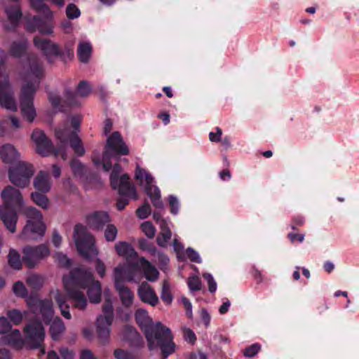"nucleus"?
Instances as JSON below:
<instances>
[{"label":"nucleus","mask_w":359,"mask_h":359,"mask_svg":"<svg viewBox=\"0 0 359 359\" xmlns=\"http://www.w3.org/2000/svg\"><path fill=\"white\" fill-rule=\"evenodd\" d=\"M114 287L118 292L122 304L126 308L130 307L134 299L132 291L124 284L114 283Z\"/></svg>","instance_id":"a878e982"},{"label":"nucleus","mask_w":359,"mask_h":359,"mask_svg":"<svg viewBox=\"0 0 359 359\" xmlns=\"http://www.w3.org/2000/svg\"><path fill=\"white\" fill-rule=\"evenodd\" d=\"M19 157V153L13 145L6 144L1 147L0 158L4 163L8 164L13 163L18 160Z\"/></svg>","instance_id":"393cba45"},{"label":"nucleus","mask_w":359,"mask_h":359,"mask_svg":"<svg viewBox=\"0 0 359 359\" xmlns=\"http://www.w3.org/2000/svg\"><path fill=\"white\" fill-rule=\"evenodd\" d=\"M184 337L187 341H189L191 344H194L196 340L195 333L189 328L184 330Z\"/></svg>","instance_id":"774afa93"},{"label":"nucleus","mask_w":359,"mask_h":359,"mask_svg":"<svg viewBox=\"0 0 359 359\" xmlns=\"http://www.w3.org/2000/svg\"><path fill=\"white\" fill-rule=\"evenodd\" d=\"M0 104L7 109H17L15 102L10 93V86L7 81H0Z\"/></svg>","instance_id":"412c9836"},{"label":"nucleus","mask_w":359,"mask_h":359,"mask_svg":"<svg viewBox=\"0 0 359 359\" xmlns=\"http://www.w3.org/2000/svg\"><path fill=\"white\" fill-rule=\"evenodd\" d=\"M168 202L170 206V212L177 215L179 212L180 204L176 196L170 195L168 197Z\"/></svg>","instance_id":"052dcab7"},{"label":"nucleus","mask_w":359,"mask_h":359,"mask_svg":"<svg viewBox=\"0 0 359 359\" xmlns=\"http://www.w3.org/2000/svg\"><path fill=\"white\" fill-rule=\"evenodd\" d=\"M171 231L164 221L161 224V232L156 238L158 245L161 247H165L167 243L171 238Z\"/></svg>","instance_id":"f704fd0d"},{"label":"nucleus","mask_w":359,"mask_h":359,"mask_svg":"<svg viewBox=\"0 0 359 359\" xmlns=\"http://www.w3.org/2000/svg\"><path fill=\"white\" fill-rule=\"evenodd\" d=\"M2 341L16 350H21L25 346H26L25 339L22 337L19 330H14L10 333L2 337Z\"/></svg>","instance_id":"b1692460"},{"label":"nucleus","mask_w":359,"mask_h":359,"mask_svg":"<svg viewBox=\"0 0 359 359\" xmlns=\"http://www.w3.org/2000/svg\"><path fill=\"white\" fill-rule=\"evenodd\" d=\"M76 95H78L76 93H74L69 88H66L64 92L65 98L64 102H62L61 97L55 93L48 94V100L53 108L58 109L60 111L65 112L67 110V108L79 106L80 103Z\"/></svg>","instance_id":"4468645a"},{"label":"nucleus","mask_w":359,"mask_h":359,"mask_svg":"<svg viewBox=\"0 0 359 359\" xmlns=\"http://www.w3.org/2000/svg\"><path fill=\"white\" fill-rule=\"evenodd\" d=\"M1 198L4 206L0 208V219L10 232L15 233L18 220L17 211L23 205L22 194L18 189L8 186L2 191Z\"/></svg>","instance_id":"7ed1b4c3"},{"label":"nucleus","mask_w":359,"mask_h":359,"mask_svg":"<svg viewBox=\"0 0 359 359\" xmlns=\"http://www.w3.org/2000/svg\"><path fill=\"white\" fill-rule=\"evenodd\" d=\"M8 18L13 28H15L22 17V11L19 8H13L7 11Z\"/></svg>","instance_id":"58836bf2"},{"label":"nucleus","mask_w":359,"mask_h":359,"mask_svg":"<svg viewBox=\"0 0 359 359\" xmlns=\"http://www.w3.org/2000/svg\"><path fill=\"white\" fill-rule=\"evenodd\" d=\"M151 214V206L148 202H145L141 207L136 210L137 217L144 219L148 217Z\"/></svg>","instance_id":"8fccbe9b"},{"label":"nucleus","mask_w":359,"mask_h":359,"mask_svg":"<svg viewBox=\"0 0 359 359\" xmlns=\"http://www.w3.org/2000/svg\"><path fill=\"white\" fill-rule=\"evenodd\" d=\"M133 332H138L132 326H129V325L125 326L124 330H123L124 339L128 342L131 341V339L135 337V335L133 334Z\"/></svg>","instance_id":"0e129e2a"},{"label":"nucleus","mask_w":359,"mask_h":359,"mask_svg":"<svg viewBox=\"0 0 359 359\" xmlns=\"http://www.w3.org/2000/svg\"><path fill=\"white\" fill-rule=\"evenodd\" d=\"M112 189H118V194L122 196H132L134 199H137L136 190L132 186L128 174L122 175L118 179L116 187Z\"/></svg>","instance_id":"4be33fe9"},{"label":"nucleus","mask_w":359,"mask_h":359,"mask_svg":"<svg viewBox=\"0 0 359 359\" xmlns=\"http://www.w3.org/2000/svg\"><path fill=\"white\" fill-rule=\"evenodd\" d=\"M149 351L158 348L161 352L162 359L175 351V344L170 329L161 322H156L144 332Z\"/></svg>","instance_id":"20e7f679"},{"label":"nucleus","mask_w":359,"mask_h":359,"mask_svg":"<svg viewBox=\"0 0 359 359\" xmlns=\"http://www.w3.org/2000/svg\"><path fill=\"white\" fill-rule=\"evenodd\" d=\"M27 60L31 74L35 77L34 83L27 82L21 88L20 96V107L24 118L32 122L36 116V110L34 107V97L39 88L41 80L43 76V67L42 62L35 55H29Z\"/></svg>","instance_id":"f03ea898"},{"label":"nucleus","mask_w":359,"mask_h":359,"mask_svg":"<svg viewBox=\"0 0 359 359\" xmlns=\"http://www.w3.org/2000/svg\"><path fill=\"white\" fill-rule=\"evenodd\" d=\"M135 178L142 184L143 179L144 178L146 182L145 192L147 196L151 198L153 205L156 208L161 209L163 208V203L161 199V191L160 189L155 185H153L154 177L144 169L140 168L139 165H137Z\"/></svg>","instance_id":"f8f14e48"},{"label":"nucleus","mask_w":359,"mask_h":359,"mask_svg":"<svg viewBox=\"0 0 359 359\" xmlns=\"http://www.w3.org/2000/svg\"><path fill=\"white\" fill-rule=\"evenodd\" d=\"M27 47L28 42L25 39L13 41L10 46L9 53L11 56L19 58L26 53Z\"/></svg>","instance_id":"c756f323"},{"label":"nucleus","mask_w":359,"mask_h":359,"mask_svg":"<svg viewBox=\"0 0 359 359\" xmlns=\"http://www.w3.org/2000/svg\"><path fill=\"white\" fill-rule=\"evenodd\" d=\"M25 215L28 220L42 221L43 219L41 212L34 207H27L25 210Z\"/></svg>","instance_id":"37998d69"},{"label":"nucleus","mask_w":359,"mask_h":359,"mask_svg":"<svg viewBox=\"0 0 359 359\" xmlns=\"http://www.w3.org/2000/svg\"><path fill=\"white\" fill-rule=\"evenodd\" d=\"M32 201L39 206L43 209H46L48 205V199L43 193L33 192L31 194Z\"/></svg>","instance_id":"79ce46f5"},{"label":"nucleus","mask_w":359,"mask_h":359,"mask_svg":"<svg viewBox=\"0 0 359 359\" xmlns=\"http://www.w3.org/2000/svg\"><path fill=\"white\" fill-rule=\"evenodd\" d=\"M65 330V326L62 320L57 317L55 318L50 326V334L53 340H60L62 334Z\"/></svg>","instance_id":"2f4dec72"},{"label":"nucleus","mask_w":359,"mask_h":359,"mask_svg":"<svg viewBox=\"0 0 359 359\" xmlns=\"http://www.w3.org/2000/svg\"><path fill=\"white\" fill-rule=\"evenodd\" d=\"M65 289L68 297L74 302V306L84 310L87 306V299L83 289L87 290V294L91 303L97 304L101 301L102 287L98 280H95L92 271L83 268H74L68 276L62 278Z\"/></svg>","instance_id":"f257e3e1"},{"label":"nucleus","mask_w":359,"mask_h":359,"mask_svg":"<svg viewBox=\"0 0 359 359\" xmlns=\"http://www.w3.org/2000/svg\"><path fill=\"white\" fill-rule=\"evenodd\" d=\"M140 269L144 272L145 278L149 281H155L157 280L159 273L157 269L151 264V263L144 257L140 259Z\"/></svg>","instance_id":"7c9ffc66"},{"label":"nucleus","mask_w":359,"mask_h":359,"mask_svg":"<svg viewBox=\"0 0 359 359\" xmlns=\"http://www.w3.org/2000/svg\"><path fill=\"white\" fill-rule=\"evenodd\" d=\"M187 257L191 262L200 264L202 260L199 256V254L191 248H188L186 250Z\"/></svg>","instance_id":"bf43d9fd"},{"label":"nucleus","mask_w":359,"mask_h":359,"mask_svg":"<svg viewBox=\"0 0 359 359\" xmlns=\"http://www.w3.org/2000/svg\"><path fill=\"white\" fill-rule=\"evenodd\" d=\"M74 238L79 253L85 259H90L93 255H97L95 248V238L86 231L81 224L74 226Z\"/></svg>","instance_id":"0eeeda50"},{"label":"nucleus","mask_w":359,"mask_h":359,"mask_svg":"<svg viewBox=\"0 0 359 359\" xmlns=\"http://www.w3.org/2000/svg\"><path fill=\"white\" fill-rule=\"evenodd\" d=\"M11 322L6 317H0V334H6L11 330Z\"/></svg>","instance_id":"13d9d810"},{"label":"nucleus","mask_w":359,"mask_h":359,"mask_svg":"<svg viewBox=\"0 0 359 359\" xmlns=\"http://www.w3.org/2000/svg\"><path fill=\"white\" fill-rule=\"evenodd\" d=\"M22 259L20 255L14 249H11L8 255V262L9 266L15 270L22 269Z\"/></svg>","instance_id":"e433bc0d"},{"label":"nucleus","mask_w":359,"mask_h":359,"mask_svg":"<svg viewBox=\"0 0 359 359\" xmlns=\"http://www.w3.org/2000/svg\"><path fill=\"white\" fill-rule=\"evenodd\" d=\"M66 15L69 19L74 20L80 16L81 11L74 4H69L66 8Z\"/></svg>","instance_id":"09e8293b"},{"label":"nucleus","mask_w":359,"mask_h":359,"mask_svg":"<svg viewBox=\"0 0 359 359\" xmlns=\"http://www.w3.org/2000/svg\"><path fill=\"white\" fill-rule=\"evenodd\" d=\"M161 298L166 304H170L172 302L173 297L170 290V285L166 281L163 284Z\"/></svg>","instance_id":"a18cd8bd"},{"label":"nucleus","mask_w":359,"mask_h":359,"mask_svg":"<svg viewBox=\"0 0 359 359\" xmlns=\"http://www.w3.org/2000/svg\"><path fill=\"white\" fill-rule=\"evenodd\" d=\"M216 132H210L209 133V139L212 142H219L221 141V137L222 135V130L220 128L217 127L215 128Z\"/></svg>","instance_id":"338daca9"},{"label":"nucleus","mask_w":359,"mask_h":359,"mask_svg":"<svg viewBox=\"0 0 359 359\" xmlns=\"http://www.w3.org/2000/svg\"><path fill=\"white\" fill-rule=\"evenodd\" d=\"M140 269V260L128 266L118 265L114 270V283L123 284L125 280L132 281Z\"/></svg>","instance_id":"f3484780"},{"label":"nucleus","mask_w":359,"mask_h":359,"mask_svg":"<svg viewBox=\"0 0 359 359\" xmlns=\"http://www.w3.org/2000/svg\"><path fill=\"white\" fill-rule=\"evenodd\" d=\"M27 313V311H26L22 313L20 310L14 309L8 311L7 316L14 325H18L22 323L24 316Z\"/></svg>","instance_id":"4c0bfd02"},{"label":"nucleus","mask_w":359,"mask_h":359,"mask_svg":"<svg viewBox=\"0 0 359 359\" xmlns=\"http://www.w3.org/2000/svg\"><path fill=\"white\" fill-rule=\"evenodd\" d=\"M14 294L20 297H26L27 296V290L21 281H18L14 283L13 287Z\"/></svg>","instance_id":"603ef678"},{"label":"nucleus","mask_w":359,"mask_h":359,"mask_svg":"<svg viewBox=\"0 0 359 359\" xmlns=\"http://www.w3.org/2000/svg\"><path fill=\"white\" fill-rule=\"evenodd\" d=\"M22 260L28 269H34L41 262L46 259L50 254L48 245L46 243L37 245H25L22 250Z\"/></svg>","instance_id":"1a4fd4ad"},{"label":"nucleus","mask_w":359,"mask_h":359,"mask_svg":"<svg viewBox=\"0 0 359 359\" xmlns=\"http://www.w3.org/2000/svg\"><path fill=\"white\" fill-rule=\"evenodd\" d=\"M26 297L27 304L31 311L34 313H40L43 322L50 324L53 316L52 302L48 299L41 300L36 293L32 292Z\"/></svg>","instance_id":"ddd939ff"},{"label":"nucleus","mask_w":359,"mask_h":359,"mask_svg":"<svg viewBox=\"0 0 359 359\" xmlns=\"http://www.w3.org/2000/svg\"><path fill=\"white\" fill-rule=\"evenodd\" d=\"M135 318L137 324L139 325L143 333L146 330L149 329L155 323L148 316L147 311L142 309H139L135 311Z\"/></svg>","instance_id":"cd10ccee"},{"label":"nucleus","mask_w":359,"mask_h":359,"mask_svg":"<svg viewBox=\"0 0 359 359\" xmlns=\"http://www.w3.org/2000/svg\"><path fill=\"white\" fill-rule=\"evenodd\" d=\"M86 224L93 230H102L110 222L109 214L104 211H95L86 216Z\"/></svg>","instance_id":"6ab92c4d"},{"label":"nucleus","mask_w":359,"mask_h":359,"mask_svg":"<svg viewBox=\"0 0 359 359\" xmlns=\"http://www.w3.org/2000/svg\"><path fill=\"white\" fill-rule=\"evenodd\" d=\"M31 138L36 144V151L39 154L42 156L53 154L55 156L56 147L43 131L39 129L34 130L32 133Z\"/></svg>","instance_id":"2eb2a0df"},{"label":"nucleus","mask_w":359,"mask_h":359,"mask_svg":"<svg viewBox=\"0 0 359 359\" xmlns=\"http://www.w3.org/2000/svg\"><path fill=\"white\" fill-rule=\"evenodd\" d=\"M55 258L60 266L69 267L72 264L71 260L67 257L66 255L62 254V252L56 253Z\"/></svg>","instance_id":"4d7b16f0"},{"label":"nucleus","mask_w":359,"mask_h":359,"mask_svg":"<svg viewBox=\"0 0 359 359\" xmlns=\"http://www.w3.org/2000/svg\"><path fill=\"white\" fill-rule=\"evenodd\" d=\"M133 334H135V337L128 342L130 346L137 348H141L144 347V341L142 337L140 334V333L133 332Z\"/></svg>","instance_id":"6e6d98bb"},{"label":"nucleus","mask_w":359,"mask_h":359,"mask_svg":"<svg viewBox=\"0 0 359 359\" xmlns=\"http://www.w3.org/2000/svg\"><path fill=\"white\" fill-rule=\"evenodd\" d=\"M203 278L207 280L208 285V291L214 293L217 290V283L210 273H204Z\"/></svg>","instance_id":"680f3d73"},{"label":"nucleus","mask_w":359,"mask_h":359,"mask_svg":"<svg viewBox=\"0 0 359 359\" xmlns=\"http://www.w3.org/2000/svg\"><path fill=\"white\" fill-rule=\"evenodd\" d=\"M187 285L191 291H198L201 288V280L197 276H192L188 278Z\"/></svg>","instance_id":"3c124183"},{"label":"nucleus","mask_w":359,"mask_h":359,"mask_svg":"<svg viewBox=\"0 0 359 359\" xmlns=\"http://www.w3.org/2000/svg\"><path fill=\"white\" fill-rule=\"evenodd\" d=\"M34 173L32 164L19 161L8 169V178L11 182L20 188L26 187L30 182V179Z\"/></svg>","instance_id":"9d476101"},{"label":"nucleus","mask_w":359,"mask_h":359,"mask_svg":"<svg viewBox=\"0 0 359 359\" xmlns=\"http://www.w3.org/2000/svg\"><path fill=\"white\" fill-rule=\"evenodd\" d=\"M48 174L45 171H39L34 180V187L42 193L48 192L50 189Z\"/></svg>","instance_id":"bb28decb"},{"label":"nucleus","mask_w":359,"mask_h":359,"mask_svg":"<svg viewBox=\"0 0 359 359\" xmlns=\"http://www.w3.org/2000/svg\"><path fill=\"white\" fill-rule=\"evenodd\" d=\"M46 229L43 221L27 220L22 231V236L26 239L36 240L43 236Z\"/></svg>","instance_id":"a211bd4d"},{"label":"nucleus","mask_w":359,"mask_h":359,"mask_svg":"<svg viewBox=\"0 0 359 359\" xmlns=\"http://www.w3.org/2000/svg\"><path fill=\"white\" fill-rule=\"evenodd\" d=\"M142 231L149 238H153L156 233V229L150 222H144L141 224Z\"/></svg>","instance_id":"864d4df0"},{"label":"nucleus","mask_w":359,"mask_h":359,"mask_svg":"<svg viewBox=\"0 0 359 359\" xmlns=\"http://www.w3.org/2000/svg\"><path fill=\"white\" fill-rule=\"evenodd\" d=\"M27 283L33 290H39L43 286V279L38 274H32L27 278Z\"/></svg>","instance_id":"ea45409f"},{"label":"nucleus","mask_w":359,"mask_h":359,"mask_svg":"<svg viewBox=\"0 0 359 359\" xmlns=\"http://www.w3.org/2000/svg\"><path fill=\"white\" fill-rule=\"evenodd\" d=\"M31 6L37 13L42 14L43 18L39 15H34L26 24L25 29L31 33L38 30L43 34H50L53 32L52 27L47 23L46 20L53 17L50 8L43 2V0H29Z\"/></svg>","instance_id":"39448f33"},{"label":"nucleus","mask_w":359,"mask_h":359,"mask_svg":"<svg viewBox=\"0 0 359 359\" xmlns=\"http://www.w3.org/2000/svg\"><path fill=\"white\" fill-rule=\"evenodd\" d=\"M129 154V149L121 134L114 132L107 139L105 150L102 155V168L106 172L112 169L111 158L116 156H126Z\"/></svg>","instance_id":"423d86ee"},{"label":"nucleus","mask_w":359,"mask_h":359,"mask_svg":"<svg viewBox=\"0 0 359 359\" xmlns=\"http://www.w3.org/2000/svg\"><path fill=\"white\" fill-rule=\"evenodd\" d=\"M115 250L118 255L125 257L126 259H135L137 253L133 247L125 241L118 242L115 245Z\"/></svg>","instance_id":"c85d7f7f"},{"label":"nucleus","mask_w":359,"mask_h":359,"mask_svg":"<svg viewBox=\"0 0 359 359\" xmlns=\"http://www.w3.org/2000/svg\"><path fill=\"white\" fill-rule=\"evenodd\" d=\"M132 353L122 348H116L114 351V355L116 359H128Z\"/></svg>","instance_id":"69168bd1"},{"label":"nucleus","mask_w":359,"mask_h":359,"mask_svg":"<svg viewBox=\"0 0 359 359\" xmlns=\"http://www.w3.org/2000/svg\"><path fill=\"white\" fill-rule=\"evenodd\" d=\"M121 172V166L119 163H115L112 167V170L110 174V184L111 188H115L118 179H120V174Z\"/></svg>","instance_id":"c03bdc74"},{"label":"nucleus","mask_w":359,"mask_h":359,"mask_svg":"<svg viewBox=\"0 0 359 359\" xmlns=\"http://www.w3.org/2000/svg\"><path fill=\"white\" fill-rule=\"evenodd\" d=\"M91 90L89 83L87 81H81L76 88V94L82 97H87Z\"/></svg>","instance_id":"49530a36"},{"label":"nucleus","mask_w":359,"mask_h":359,"mask_svg":"<svg viewBox=\"0 0 359 359\" xmlns=\"http://www.w3.org/2000/svg\"><path fill=\"white\" fill-rule=\"evenodd\" d=\"M118 233L117 228L114 224H107L104 231V238L107 241H115Z\"/></svg>","instance_id":"de8ad7c7"},{"label":"nucleus","mask_w":359,"mask_h":359,"mask_svg":"<svg viewBox=\"0 0 359 359\" xmlns=\"http://www.w3.org/2000/svg\"><path fill=\"white\" fill-rule=\"evenodd\" d=\"M70 167L75 176L82 177L85 175L86 167L79 160L76 158L72 159L70 161Z\"/></svg>","instance_id":"a19ab883"},{"label":"nucleus","mask_w":359,"mask_h":359,"mask_svg":"<svg viewBox=\"0 0 359 359\" xmlns=\"http://www.w3.org/2000/svg\"><path fill=\"white\" fill-rule=\"evenodd\" d=\"M261 349V346L257 344H253L245 348L243 351V355L248 358H252L258 353Z\"/></svg>","instance_id":"5fc2aeb1"},{"label":"nucleus","mask_w":359,"mask_h":359,"mask_svg":"<svg viewBox=\"0 0 359 359\" xmlns=\"http://www.w3.org/2000/svg\"><path fill=\"white\" fill-rule=\"evenodd\" d=\"M33 41L34 46L46 56L48 62H52L51 56H57L61 60H64L65 53L62 51L57 44L52 42L50 39L35 36Z\"/></svg>","instance_id":"dca6fc26"},{"label":"nucleus","mask_w":359,"mask_h":359,"mask_svg":"<svg viewBox=\"0 0 359 359\" xmlns=\"http://www.w3.org/2000/svg\"><path fill=\"white\" fill-rule=\"evenodd\" d=\"M71 148L74 150V153L79 156H82L85 154V149L83 146L81 138L78 136L76 131H72L70 135V140L69 141Z\"/></svg>","instance_id":"473e14b6"},{"label":"nucleus","mask_w":359,"mask_h":359,"mask_svg":"<svg viewBox=\"0 0 359 359\" xmlns=\"http://www.w3.org/2000/svg\"><path fill=\"white\" fill-rule=\"evenodd\" d=\"M137 295L142 302L151 306H156L159 302L155 291L147 282H143L140 285Z\"/></svg>","instance_id":"aec40b11"},{"label":"nucleus","mask_w":359,"mask_h":359,"mask_svg":"<svg viewBox=\"0 0 359 359\" xmlns=\"http://www.w3.org/2000/svg\"><path fill=\"white\" fill-rule=\"evenodd\" d=\"M59 353L62 359H74L76 355L74 350L69 349L67 347H61L59 349Z\"/></svg>","instance_id":"e2e57ef3"},{"label":"nucleus","mask_w":359,"mask_h":359,"mask_svg":"<svg viewBox=\"0 0 359 359\" xmlns=\"http://www.w3.org/2000/svg\"><path fill=\"white\" fill-rule=\"evenodd\" d=\"M103 315L97 317L96 330L99 339L102 344L107 341L110 333V327L114 320V308L112 302L107 299L102 305Z\"/></svg>","instance_id":"9b49d317"},{"label":"nucleus","mask_w":359,"mask_h":359,"mask_svg":"<svg viewBox=\"0 0 359 359\" xmlns=\"http://www.w3.org/2000/svg\"><path fill=\"white\" fill-rule=\"evenodd\" d=\"M26 347L35 350L41 348V352L45 353L43 344L45 330L39 320H32L24 327Z\"/></svg>","instance_id":"6e6552de"},{"label":"nucleus","mask_w":359,"mask_h":359,"mask_svg":"<svg viewBox=\"0 0 359 359\" xmlns=\"http://www.w3.org/2000/svg\"><path fill=\"white\" fill-rule=\"evenodd\" d=\"M55 301L60 310L62 316L67 319H70L72 316L69 311V306L67 304L66 297L57 292L55 296Z\"/></svg>","instance_id":"72a5a7b5"},{"label":"nucleus","mask_w":359,"mask_h":359,"mask_svg":"<svg viewBox=\"0 0 359 359\" xmlns=\"http://www.w3.org/2000/svg\"><path fill=\"white\" fill-rule=\"evenodd\" d=\"M92 53V46L89 43H80L77 50V55L81 62H88Z\"/></svg>","instance_id":"c9c22d12"},{"label":"nucleus","mask_w":359,"mask_h":359,"mask_svg":"<svg viewBox=\"0 0 359 359\" xmlns=\"http://www.w3.org/2000/svg\"><path fill=\"white\" fill-rule=\"evenodd\" d=\"M72 131H68L65 129H56L55 136L60 141V144L56 147L55 156H60L64 160L67 158L66 146L70 140V135Z\"/></svg>","instance_id":"5701e85b"}]
</instances>
